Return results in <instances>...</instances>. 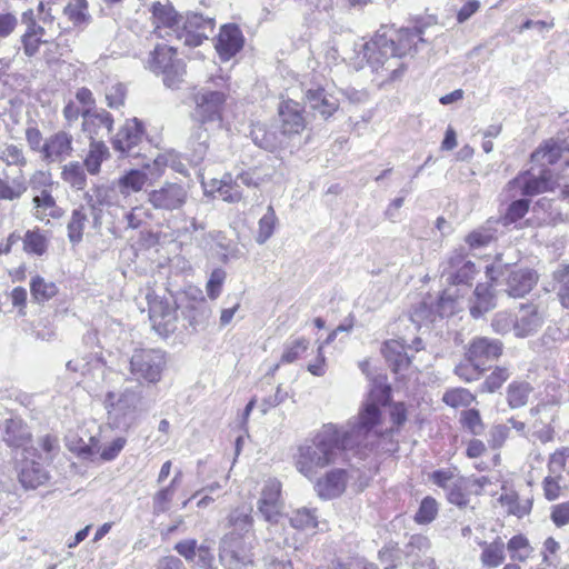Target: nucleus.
I'll use <instances>...</instances> for the list:
<instances>
[{
  "instance_id": "obj_40",
  "label": "nucleus",
  "mask_w": 569,
  "mask_h": 569,
  "mask_svg": "<svg viewBox=\"0 0 569 569\" xmlns=\"http://www.w3.org/2000/svg\"><path fill=\"white\" fill-rule=\"evenodd\" d=\"M88 223V207L86 204H79L73 208L67 222V236L71 244L77 246L83 240Z\"/></svg>"
},
{
  "instance_id": "obj_61",
  "label": "nucleus",
  "mask_w": 569,
  "mask_h": 569,
  "mask_svg": "<svg viewBox=\"0 0 569 569\" xmlns=\"http://www.w3.org/2000/svg\"><path fill=\"white\" fill-rule=\"evenodd\" d=\"M562 480L563 477L548 472L541 481V488L546 500L556 501L562 496L565 490V486L561 485Z\"/></svg>"
},
{
  "instance_id": "obj_47",
  "label": "nucleus",
  "mask_w": 569,
  "mask_h": 569,
  "mask_svg": "<svg viewBox=\"0 0 569 569\" xmlns=\"http://www.w3.org/2000/svg\"><path fill=\"white\" fill-rule=\"evenodd\" d=\"M552 281L560 306L569 310V263L560 264L552 272Z\"/></svg>"
},
{
  "instance_id": "obj_32",
  "label": "nucleus",
  "mask_w": 569,
  "mask_h": 569,
  "mask_svg": "<svg viewBox=\"0 0 569 569\" xmlns=\"http://www.w3.org/2000/svg\"><path fill=\"white\" fill-rule=\"evenodd\" d=\"M480 548L479 561L482 568L496 569L502 566L507 559L506 542L500 536L491 541L480 540L477 542Z\"/></svg>"
},
{
  "instance_id": "obj_26",
  "label": "nucleus",
  "mask_w": 569,
  "mask_h": 569,
  "mask_svg": "<svg viewBox=\"0 0 569 569\" xmlns=\"http://www.w3.org/2000/svg\"><path fill=\"white\" fill-rule=\"evenodd\" d=\"M2 440L11 449L28 451L33 442V435L22 418L13 417L4 421Z\"/></svg>"
},
{
  "instance_id": "obj_51",
  "label": "nucleus",
  "mask_w": 569,
  "mask_h": 569,
  "mask_svg": "<svg viewBox=\"0 0 569 569\" xmlns=\"http://www.w3.org/2000/svg\"><path fill=\"white\" fill-rule=\"evenodd\" d=\"M253 142L268 151H273L279 147L276 132L264 123H256L250 131Z\"/></svg>"
},
{
  "instance_id": "obj_12",
  "label": "nucleus",
  "mask_w": 569,
  "mask_h": 569,
  "mask_svg": "<svg viewBox=\"0 0 569 569\" xmlns=\"http://www.w3.org/2000/svg\"><path fill=\"white\" fill-rule=\"evenodd\" d=\"M279 131L283 137L295 138L308 129L305 107L291 98H282L277 108Z\"/></svg>"
},
{
  "instance_id": "obj_18",
  "label": "nucleus",
  "mask_w": 569,
  "mask_h": 569,
  "mask_svg": "<svg viewBox=\"0 0 569 569\" xmlns=\"http://www.w3.org/2000/svg\"><path fill=\"white\" fill-rule=\"evenodd\" d=\"M503 342L488 337L472 338L465 349L467 360L487 369L490 362L497 361L503 355Z\"/></svg>"
},
{
  "instance_id": "obj_37",
  "label": "nucleus",
  "mask_w": 569,
  "mask_h": 569,
  "mask_svg": "<svg viewBox=\"0 0 569 569\" xmlns=\"http://www.w3.org/2000/svg\"><path fill=\"white\" fill-rule=\"evenodd\" d=\"M62 14L77 29H84L92 21L89 0H68Z\"/></svg>"
},
{
  "instance_id": "obj_41",
  "label": "nucleus",
  "mask_w": 569,
  "mask_h": 569,
  "mask_svg": "<svg viewBox=\"0 0 569 569\" xmlns=\"http://www.w3.org/2000/svg\"><path fill=\"white\" fill-rule=\"evenodd\" d=\"M227 525L230 529L229 532H241L242 536L250 540L257 539L251 509L234 508L227 517Z\"/></svg>"
},
{
  "instance_id": "obj_20",
  "label": "nucleus",
  "mask_w": 569,
  "mask_h": 569,
  "mask_svg": "<svg viewBox=\"0 0 569 569\" xmlns=\"http://www.w3.org/2000/svg\"><path fill=\"white\" fill-rule=\"evenodd\" d=\"M390 387L385 386L379 388V395L376 396V391L372 390L369 395V399L363 405L362 409L358 413V422L355 430L358 432H368L381 422V411L379 405L385 406L390 399Z\"/></svg>"
},
{
  "instance_id": "obj_24",
  "label": "nucleus",
  "mask_w": 569,
  "mask_h": 569,
  "mask_svg": "<svg viewBox=\"0 0 569 569\" xmlns=\"http://www.w3.org/2000/svg\"><path fill=\"white\" fill-rule=\"evenodd\" d=\"M281 488V482L278 479L267 480L258 501L259 512L270 523H278L282 516Z\"/></svg>"
},
{
  "instance_id": "obj_9",
  "label": "nucleus",
  "mask_w": 569,
  "mask_h": 569,
  "mask_svg": "<svg viewBox=\"0 0 569 569\" xmlns=\"http://www.w3.org/2000/svg\"><path fill=\"white\" fill-rule=\"evenodd\" d=\"M149 319L152 328L162 337H168L177 329L178 307L167 298L159 297L153 290L146 295Z\"/></svg>"
},
{
  "instance_id": "obj_63",
  "label": "nucleus",
  "mask_w": 569,
  "mask_h": 569,
  "mask_svg": "<svg viewBox=\"0 0 569 569\" xmlns=\"http://www.w3.org/2000/svg\"><path fill=\"white\" fill-rule=\"evenodd\" d=\"M177 485V477H174L167 487L156 492L153 497V510L156 513H163L169 510Z\"/></svg>"
},
{
  "instance_id": "obj_13",
  "label": "nucleus",
  "mask_w": 569,
  "mask_h": 569,
  "mask_svg": "<svg viewBox=\"0 0 569 569\" xmlns=\"http://www.w3.org/2000/svg\"><path fill=\"white\" fill-rule=\"evenodd\" d=\"M241 532H227L222 539L221 558L234 569H242L253 565V545Z\"/></svg>"
},
{
  "instance_id": "obj_43",
  "label": "nucleus",
  "mask_w": 569,
  "mask_h": 569,
  "mask_svg": "<svg viewBox=\"0 0 569 569\" xmlns=\"http://www.w3.org/2000/svg\"><path fill=\"white\" fill-rule=\"evenodd\" d=\"M30 293L33 302L43 305L59 293V287L56 282L47 280L40 274H36L30 279Z\"/></svg>"
},
{
  "instance_id": "obj_60",
  "label": "nucleus",
  "mask_w": 569,
  "mask_h": 569,
  "mask_svg": "<svg viewBox=\"0 0 569 569\" xmlns=\"http://www.w3.org/2000/svg\"><path fill=\"white\" fill-rule=\"evenodd\" d=\"M310 341L305 338H298L284 346L280 361L281 363H292L306 353Z\"/></svg>"
},
{
  "instance_id": "obj_36",
  "label": "nucleus",
  "mask_w": 569,
  "mask_h": 569,
  "mask_svg": "<svg viewBox=\"0 0 569 569\" xmlns=\"http://www.w3.org/2000/svg\"><path fill=\"white\" fill-rule=\"evenodd\" d=\"M533 390V386L527 380H512L506 388L505 398L508 407L512 410L526 407L530 402Z\"/></svg>"
},
{
  "instance_id": "obj_53",
  "label": "nucleus",
  "mask_w": 569,
  "mask_h": 569,
  "mask_svg": "<svg viewBox=\"0 0 569 569\" xmlns=\"http://www.w3.org/2000/svg\"><path fill=\"white\" fill-rule=\"evenodd\" d=\"M547 470L559 477L563 473L569 477V446H561L548 456Z\"/></svg>"
},
{
  "instance_id": "obj_25",
  "label": "nucleus",
  "mask_w": 569,
  "mask_h": 569,
  "mask_svg": "<svg viewBox=\"0 0 569 569\" xmlns=\"http://www.w3.org/2000/svg\"><path fill=\"white\" fill-rule=\"evenodd\" d=\"M72 152L73 137L64 130L50 134L41 147V158L46 162H61L69 158Z\"/></svg>"
},
{
  "instance_id": "obj_38",
  "label": "nucleus",
  "mask_w": 569,
  "mask_h": 569,
  "mask_svg": "<svg viewBox=\"0 0 569 569\" xmlns=\"http://www.w3.org/2000/svg\"><path fill=\"white\" fill-rule=\"evenodd\" d=\"M174 550L187 561H193L198 555L199 565L209 568L213 561L211 549L208 546H198L196 539H186L174 545Z\"/></svg>"
},
{
  "instance_id": "obj_48",
  "label": "nucleus",
  "mask_w": 569,
  "mask_h": 569,
  "mask_svg": "<svg viewBox=\"0 0 569 569\" xmlns=\"http://www.w3.org/2000/svg\"><path fill=\"white\" fill-rule=\"evenodd\" d=\"M109 158V149L103 141H92L83 160L87 171L96 176L100 172L101 164Z\"/></svg>"
},
{
  "instance_id": "obj_1",
  "label": "nucleus",
  "mask_w": 569,
  "mask_h": 569,
  "mask_svg": "<svg viewBox=\"0 0 569 569\" xmlns=\"http://www.w3.org/2000/svg\"><path fill=\"white\" fill-rule=\"evenodd\" d=\"M353 445V430L333 423L323 425L310 442L298 447L296 468L303 476L315 477L320 469L335 463Z\"/></svg>"
},
{
  "instance_id": "obj_8",
  "label": "nucleus",
  "mask_w": 569,
  "mask_h": 569,
  "mask_svg": "<svg viewBox=\"0 0 569 569\" xmlns=\"http://www.w3.org/2000/svg\"><path fill=\"white\" fill-rule=\"evenodd\" d=\"M214 28L216 21L213 18L206 17L200 12L187 11L182 13L174 38L181 40L187 47L196 48L209 38Z\"/></svg>"
},
{
  "instance_id": "obj_42",
  "label": "nucleus",
  "mask_w": 569,
  "mask_h": 569,
  "mask_svg": "<svg viewBox=\"0 0 569 569\" xmlns=\"http://www.w3.org/2000/svg\"><path fill=\"white\" fill-rule=\"evenodd\" d=\"M208 192L213 196L221 198L224 201L236 202L241 199V192L238 186L232 180L231 174L227 173L222 179H211L208 182H203Z\"/></svg>"
},
{
  "instance_id": "obj_39",
  "label": "nucleus",
  "mask_w": 569,
  "mask_h": 569,
  "mask_svg": "<svg viewBox=\"0 0 569 569\" xmlns=\"http://www.w3.org/2000/svg\"><path fill=\"white\" fill-rule=\"evenodd\" d=\"M468 291L449 286L445 288L436 303V310L441 317H450L460 310L461 302Z\"/></svg>"
},
{
  "instance_id": "obj_5",
  "label": "nucleus",
  "mask_w": 569,
  "mask_h": 569,
  "mask_svg": "<svg viewBox=\"0 0 569 569\" xmlns=\"http://www.w3.org/2000/svg\"><path fill=\"white\" fill-rule=\"evenodd\" d=\"M167 367L166 353L159 349H137L130 358L129 370L139 382L156 385Z\"/></svg>"
},
{
  "instance_id": "obj_6",
  "label": "nucleus",
  "mask_w": 569,
  "mask_h": 569,
  "mask_svg": "<svg viewBox=\"0 0 569 569\" xmlns=\"http://www.w3.org/2000/svg\"><path fill=\"white\" fill-rule=\"evenodd\" d=\"M382 41L387 43L391 56H396L399 61L417 51L419 42L423 41L425 28L415 26L413 28L383 26L378 31Z\"/></svg>"
},
{
  "instance_id": "obj_35",
  "label": "nucleus",
  "mask_w": 569,
  "mask_h": 569,
  "mask_svg": "<svg viewBox=\"0 0 569 569\" xmlns=\"http://www.w3.org/2000/svg\"><path fill=\"white\" fill-rule=\"evenodd\" d=\"M542 323L535 303H522L515 315V335L523 338L536 331Z\"/></svg>"
},
{
  "instance_id": "obj_49",
  "label": "nucleus",
  "mask_w": 569,
  "mask_h": 569,
  "mask_svg": "<svg viewBox=\"0 0 569 569\" xmlns=\"http://www.w3.org/2000/svg\"><path fill=\"white\" fill-rule=\"evenodd\" d=\"M512 372L507 366H496L481 383V392L495 393L510 379Z\"/></svg>"
},
{
  "instance_id": "obj_52",
  "label": "nucleus",
  "mask_w": 569,
  "mask_h": 569,
  "mask_svg": "<svg viewBox=\"0 0 569 569\" xmlns=\"http://www.w3.org/2000/svg\"><path fill=\"white\" fill-rule=\"evenodd\" d=\"M98 439L90 437V441L86 442L78 436H72L67 439V448L70 452L83 460H93L96 456V447Z\"/></svg>"
},
{
  "instance_id": "obj_58",
  "label": "nucleus",
  "mask_w": 569,
  "mask_h": 569,
  "mask_svg": "<svg viewBox=\"0 0 569 569\" xmlns=\"http://www.w3.org/2000/svg\"><path fill=\"white\" fill-rule=\"evenodd\" d=\"M0 160L7 167H17V171H24L28 164L23 149L17 144H7L0 154Z\"/></svg>"
},
{
  "instance_id": "obj_46",
  "label": "nucleus",
  "mask_w": 569,
  "mask_h": 569,
  "mask_svg": "<svg viewBox=\"0 0 569 569\" xmlns=\"http://www.w3.org/2000/svg\"><path fill=\"white\" fill-rule=\"evenodd\" d=\"M147 182L148 174L146 172L139 169H130L117 180V187L119 192L127 197L143 190Z\"/></svg>"
},
{
  "instance_id": "obj_59",
  "label": "nucleus",
  "mask_w": 569,
  "mask_h": 569,
  "mask_svg": "<svg viewBox=\"0 0 569 569\" xmlns=\"http://www.w3.org/2000/svg\"><path fill=\"white\" fill-rule=\"evenodd\" d=\"M290 525L298 530H312L318 527L317 516L313 510L300 508L292 512Z\"/></svg>"
},
{
  "instance_id": "obj_29",
  "label": "nucleus",
  "mask_w": 569,
  "mask_h": 569,
  "mask_svg": "<svg viewBox=\"0 0 569 569\" xmlns=\"http://www.w3.org/2000/svg\"><path fill=\"white\" fill-rule=\"evenodd\" d=\"M28 190L24 171H11L4 168L0 171V200H19Z\"/></svg>"
},
{
  "instance_id": "obj_14",
  "label": "nucleus",
  "mask_w": 569,
  "mask_h": 569,
  "mask_svg": "<svg viewBox=\"0 0 569 569\" xmlns=\"http://www.w3.org/2000/svg\"><path fill=\"white\" fill-rule=\"evenodd\" d=\"M490 483V479L486 476H459L448 488L446 499L449 503L460 509H465L470 506L471 497L483 495L485 488Z\"/></svg>"
},
{
  "instance_id": "obj_45",
  "label": "nucleus",
  "mask_w": 569,
  "mask_h": 569,
  "mask_svg": "<svg viewBox=\"0 0 569 569\" xmlns=\"http://www.w3.org/2000/svg\"><path fill=\"white\" fill-rule=\"evenodd\" d=\"M506 549L509 551L510 559L526 563L533 557L535 548L525 533L513 535L506 542Z\"/></svg>"
},
{
  "instance_id": "obj_11",
  "label": "nucleus",
  "mask_w": 569,
  "mask_h": 569,
  "mask_svg": "<svg viewBox=\"0 0 569 569\" xmlns=\"http://www.w3.org/2000/svg\"><path fill=\"white\" fill-rule=\"evenodd\" d=\"M151 33L158 39L174 37L182 13L177 10L170 0H157L150 3L148 8Z\"/></svg>"
},
{
  "instance_id": "obj_2",
  "label": "nucleus",
  "mask_w": 569,
  "mask_h": 569,
  "mask_svg": "<svg viewBox=\"0 0 569 569\" xmlns=\"http://www.w3.org/2000/svg\"><path fill=\"white\" fill-rule=\"evenodd\" d=\"M229 99L230 86L226 82L194 88L190 97L192 103L191 120L199 129L206 131L221 128Z\"/></svg>"
},
{
  "instance_id": "obj_3",
  "label": "nucleus",
  "mask_w": 569,
  "mask_h": 569,
  "mask_svg": "<svg viewBox=\"0 0 569 569\" xmlns=\"http://www.w3.org/2000/svg\"><path fill=\"white\" fill-rule=\"evenodd\" d=\"M146 68L161 77L170 89L180 88L187 74V64L179 58L178 48L167 42H158L148 53Z\"/></svg>"
},
{
  "instance_id": "obj_62",
  "label": "nucleus",
  "mask_w": 569,
  "mask_h": 569,
  "mask_svg": "<svg viewBox=\"0 0 569 569\" xmlns=\"http://www.w3.org/2000/svg\"><path fill=\"white\" fill-rule=\"evenodd\" d=\"M485 371V367L467 360L465 355L463 359L455 368V373L465 382L477 381Z\"/></svg>"
},
{
  "instance_id": "obj_27",
  "label": "nucleus",
  "mask_w": 569,
  "mask_h": 569,
  "mask_svg": "<svg viewBox=\"0 0 569 569\" xmlns=\"http://www.w3.org/2000/svg\"><path fill=\"white\" fill-rule=\"evenodd\" d=\"M82 131L92 141H99L104 136L111 133L113 129V117L106 110L101 112H93L89 110H82Z\"/></svg>"
},
{
  "instance_id": "obj_28",
  "label": "nucleus",
  "mask_w": 569,
  "mask_h": 569,
  "mask_svg": "<svg viewBox=\"0 0 569 569\" xmlns=\"http://www.w3.org/2000/svg\"><path fill=\"white\" fill-rule=\"evenodd\" d=\"M409 349L410 346L402 339H389L383 342L381 353L395 373H403L409 369L411 365Z\"/></svg>"
},
{
  "instance_id": "obj_56",
  "label": "nucleus",
  "mask_w": 569,
  "mask_h": 569,
  "mask_svg": "<svg viewBox=\"0 0 569 569\" xmlns=\"http://www.w3.org/2000/svg\"><path fill=\"white\" fill-rule=\"evenodd\" d=\"M438 512V501L433 497L427 496L420 501L419 508L413 516V520L418 525H428L437 518Z\"/></svg>"
},
{
  "instance_id": "obj_31",
  "label": "nucleus",
  "mask_w": 569,
  "mask_h": 569,
  "mask_svg": "<svg viewBox=\"0 0 569 569\" xmlns=\"http://www.w3.org/2000/svg\"><path fill=\"white\" fill-rule=\"evenodd\" d=\"M32 216L36 220L48 224L51 221L62 219L64 209L58 204L52 192L34 194L32 198Z\"/></svg>"
},
{
  "instance_id": "obj_10",
  "label": "nucleus",
  "mask_w": 569,
  "mask_h": 569,
  "mask_svg": "<svg viewBox=\"0 0 569 569\" xmlns=\"http://www.w3.org/2000/svg\"><path fill=\"white\" fill-rule=\"evenodd\" d=\"M441 272L449 286L469 291L478 269L462 250H456L445 260Z\"/></svg>"
},
{
  "instance_id": "obj_4",
  "label": "nucleus",
  "mask_w": 569,
  "mask_h": 569,
  "mask_svg": "<svg viewBox=\"0 0 569 569\" xmlns=\"http://www.w3.org/2000/svg\"><path fill=\"white\" fill-rule=\"evenodd\" d=\"M362 53L371 71L381 74L388 81L398 79L406 70V64L396 56H391L378 32L363 44Z\"/></svg>"
},
{
  "instance_id": "obj_21",
  "label": "nucleus",
  "mask_w": 569,
  "mask_h": 569,
  "mask_svg": "<svg viewBox=\"0 0 569 569\" xmlns=\"http://www.w3.org/2000/svg\"><path fill=\"white\" fill-rule=\"evenodd\" d=\"M21 23L24 26L20 38L23 53L29 58L34 57L41 46L48 43L44 39L46 29L39 23L36 12L31 8L21 13Z\"/></svg>"
},
{
  "instance_id": "obj_33",
  "label": "nucleus",
  "mask_w": 569,
  "mask_h": 569,
  "mask_svg": "<svg viewBox=\"0 0 569 569\" xmlns=\"http://www.w3.org/2000/svg\"><path fill=\"white\" fill-rule=\"evenodd\" d=\"M144 133L143 126L138 119L127 120L112 140L113 149L128 152L138 146Z\"/></svg>"
},
{
  "instance_id": "obj_50",
  "label": "nucleus",
  "mask_w": 569,
  "mask_h": 569,
  "mask_svg": "<svg viewBox=\"0 0 569 569\" xmlns=\"http://www.w3.org/2000/svg\"><path fill=\"white\" fill-rule=\"evenodd\" d=\"M499 502L509 515H513L518 518L529 515L532 509V502L530 500L521 501L518 493L515 491L501 495Z\"/></svg>"
},
{
  "instance_id": "obj_16",
  "label": "nucleus",
  "mask_w": 569,
  "mask_h": 569,
  "mask_svg": "<svg viewBox=\"0 0 569 569\" xmlns=\"http://www.w3.org/2000/svg\"><path fill=\"white\" fill-rule=\"evenodd\" d=\"M31 457L24 456L16 466L17 479L26 490H34L49 483L51 477L39 459L40 455L33 450Z\"/></svg>"
},
{
  "instance_id": "obj_64",
  "label": "nucleus",
  "mask_w": 569,
  "mask_h": 569,
  "mask_svg": "<svg viewBox=\"0 0 569 569\" xmlns=\"http://www.w3.org/2000/svg\"><path fill=\"white\" fill-rule=\"evenodd\" d=\"M276 223V212L272 207H269L267 213L261 217L258 223V233L256 237L258 243H264L273 234Z\"/></svg>"
},
{
  "instance_id": "obj_23",
  "label": "nucleus",
  "mask_w": 569,
  "mask_h": 569,
  "mask_svg": "<svg viewBox=\"0 0 569 569\" xmlns=\"http://www.w3.org/2000/svg\"><path fill=\"white\" fill-rule=\"evenodd\" d=\"M244 46V36L236 23L222 24L214 38V49L221 61H229L237 56Z\"/></svg>"
},
{
  "instance_id": "obj_44",
  "label": "nucleus",
  "mask_w": 569,
  "mask_h": 569,
  "mask_svg": "<svg viewBox=\"0 0 569 569\" xmlns=\"http://www.w3.org/2000/svg\"><path fill=\"white\" fill-rule=\"evenodd\" d=\"M49 243L48 237L39 227L27 230L22 237V249L29 256H44L48 252Z\"/></svg>"
},
{
  "instance_id": "obj_54",
  "label": "nucleus",
  "mask_w": 569,
  "mask_h": 569,
  "mask_svg": "<svg viewBox=\"0 0 569 569\" xmlns=\"http://www.w3.org/2000/svg\"><path fill=\"white\" fill-rule=\"evenodd\" d=\"M442 401L455 409L468 408L476 401V396L468 389L458 387L448 389L442 396Z\"/></svg>"
},
{
  "instance_id": "obj_7",
  "label": "nucleus",
  "mask_w": 569,
  "mask_h": 569,
  "mask_svg": "<svg viewBox=\"0 0 569 569\" xmlns=\"http://www.w3.org/2000/svg\"><path fill=\"white\" fill-rule=\"evenodd\" d=\"M505 286L503 291L513 299L525 298L539 282V273L536 269L518 264H505L499 270Z\"/></svg>"
},
{
  "instance_id": "obj_22",
  "label": "nucleus",
  "mask_w": 569,
  "mask_h": 569,
  "mask_svg": "<svg viewBox=\"0 0 569 569\" xmlns=\"http://www.w3.org/2000/svg\"><path fill=\"white\" fill-rule=\"evenodd\" d=\"M497 268L493 264L486 267V277L488 282L478 283L473 290V301L470 306V313L473 318H479L496 307L495 286L498 282L496 277Z\"/></svg>"
},
{
  "instance_id": "obj_15",
  "label": "nucleus",
  "mask_w": 569,
  "mask_h": 569,
  "mask_svg": "<svg viewBox=\"0 0 569 569\" xmlns=\"http://www.w3.org/2000/svg\"><path fill=\"white\" fill-rule=\"evenodd\" d=\"M189 199V191L186 184L177 182H164L160 188L148 193L149 203L157 210L174 211L180 210Z\"/></svg>"
},
{
  "instance_id": "obj_57",
  "label": "nucleus",
  "mask_w": 569,
  "mask_h": 569,
  "mask_svg": "<svg viewBox=\"0 0 569 569\" xmlns=\"http://www.w3.org/2000/svg\"><path fill=\"white\" fill-rule=\"evenodd\" d=\"M127 226L130 229H140L144 228L149 224V222L153 219V213L151 210L143 206L138 204L132 207L124 216Z\"/></svg>"
},
{
  "instance_id": "obj_17",
  "label": "nucleus",
  "mask_w": 569,
  "mask_h": 569,
  "mask_svg": "<svg viewBox=\"0 0 569 569\" xmlns=\"http://www.w3.org/2000/svg\"><path fill=\"white\" fill-rule=\"evenodd\" d=\"M558 183V178L550 170L540 171L539 177H535L530 171L520 172L507 184L508 190H519L522 196L532 197L553 190Z\"/></svg>"
},
{
  "instance_id": "obj_30",
  "label": "nucleus",
  "mask_w": 569,
  "mask_h": 569,
  "mask_svg": "<svg viewBox=\"0 0 569 569\" xmlns=\"http://www.w3.org/2000/svg\"><path fill=\"white\" fill-rule=\"evenodd\" d=\"M305 98L310 108L326 120L331 118L340 107L339 99L328 92L322 86L308 89Z\"/></svg>"
},
{
  "instance_id": "obj_34",
  "label": "nucleus",
  "mask_w": 569,
  "mask_h": 569,
  "mask_svg": "<svg viewBox=\"0 0 569 569\" xmlns=\"http://www.w3.org/2000/svg\"><path fill=\"white\" fill-rule=\"evenodd\" d=\"M347 486V472L342 469H335L327 472L316 482V490L323 499L337 498L343 493Z\"/></svg>"
},
{
  "instance_id": "obj_55",
  "label": "nucleus",
  "mask_w": 569,
  "mask_h": 569,
  "mask_svg": "<svg viewBox=\"0 0 569 569\" xmlns=\"http://www.w3.org/2000/svg\"><path fill=\"white\" fill-rule=\"evenodd\" d=\"M61 178L77 190H83L87 186V177L79 162H70L62 168Z\"/></svg>"
},
{
  "instance_id": "obj_19",
  "label": "nucleus",
  "mask_w": 569,
  "mask_h": 569,
  "mask_svg": "<svg viewBox=\"0 0 569 569\" xmlns=\"http://www.w3.org/2000/svg\"><path fill=\"white\" fill-rule=\"evenodd\" d=\"M530 160L540 171L559 161L569 164V146L562 140L547 139L531 153Z\"/></svg>"
}]
</instances>
